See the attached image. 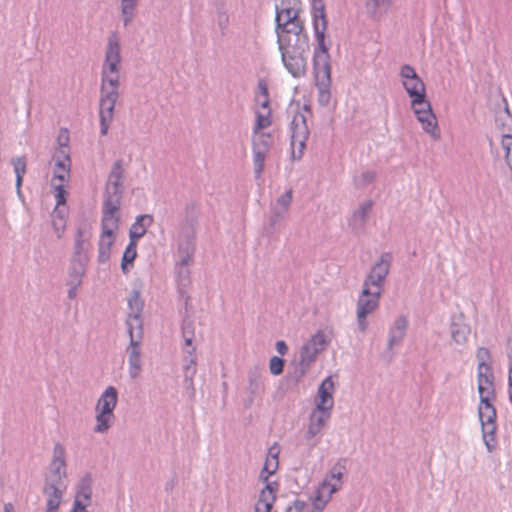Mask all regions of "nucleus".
<instances>
[{"mask_svg":"<svg viewBox=\"0 0 512 512\" xmlns=\"http://www.w3.org/2000/svg\"><path fill=\"white\" fill-rule=\"evenodd\" d=\"M300 0H280L275 7L277 44L279 51H309V36L299 17Z\"/></svg>","mask_w":512,"mask_h":512,"instance_id":"1","label":"nucleus"},{"mask_svg":"<svg viewBox=\"0 0 512 512\" xmlns=\"http://www.w3.org/2000/svg\"><path fill=\"white\" fill-rule=\"evenodd\" d=\"M311 15L316 46L313 51V71H331L329 45L326 43L327 19L323 0H312Z\"/></svg>","mask_w":512,"mask_h":512,"instance_id":"2","label":"nucleus"},{"mask_svg":"<svg viewBox=\"0 0 512 512\" xmlns=\"http://www.w3.org/2000/svg\"><path fill=\"white\" fill-rule=\"evenodd\" d=\"M117 403V389L114 386L106 387L101 393L95 406L96 425L94 427V432L106 433L110 429L115 420L114 410Z\"/></svg>","mask_w":512,"mask_h":512,"instance_id":"3","label":"nucleus"},{"mask_svg":"<svg viewBox=\"0 0 512 512\" xmlns=\"http://www.w3.org/2000/svg\"><path fill=\"white\" fill-rule=\"evenodd\" d=\"M291 132V157L293 160H300L306 147L309 137L307 118L303 112H296L290 122Z\"/></svg>","mask_w":512,"mask_h":512,"instance_id":"4","label":"nucleus"},{"mask_svg":"<svg viewBox=\"0 0 512 512\" xmlns=\"http://www.w3.org/2000/svg\"><path fill=\"white\" fill-rule=\"evenodd\" d=\"M411 107L422 129L433 139H439L440 131L437 119L433 113L431 103L427 100L426 96L423 97L418 104H411Z\"/></svg>","mask_w":512,"mask_h":512,"instance_id":"5","label":"nucleus"},{"mask_svg":"<svg viewBox=\"0 0 512 512\" xmlns=\"http://www.w3.org/2000/svg\"><path fill=\"white\" fill-rule=\"evenodd\" d=\"M120 219H107L102 218L101 229L102 233L98 243V262L105 264L109 261L111 249L115 242L114 232L119 227Z\"/></svg>","mask_w":512,"mask_h":512,"instance_id":"6","label":"nucleus"},{"mask_svg":"<svg viewBox=\"0 0 512 512\" xmlns=\"http://www.w3.org/2000/svg\"><path fill=\"white\" fill-rule=\"evenodd\" d=\"M392 262V255L388 252L383 253L379 260L372 266L370 272L363 281V286L378 289L382 292L386 277L389 274Z\"/></svg>","mask_w":512,"mask_h":512,"instance_id":"7","label":"nucleus"},{"mask_svg":"<svg viewBox=\"0 0 512 512\" xmlns=\"http://www.w3.org/2000/svg\"><path fill=\"white\" fill-rule=\"evenodd\" d=\"M118 98L119 92L106 91L104 88L100 89L99 121L100 133L102 136H105L108 133L110 123L114 117V109Z\"/></svg>","mask_w":512,"mask_h":512,"instance_id":"8","label":"nucleus"},{"mask_svg":"<svg viewBox=\"0 0 512 512\" xmlns=\"http://www.w3.org/2000/svg\"><path fill=\"white\" fill-rule=\"evenodd\" d=\"M128 374L131 379H137L142 371L141 341L143 333H128Z\"/></svg>","mask_w":512,"mask_h":512,"instance_id":"9","label":"nucleus"},{"mask_svg":"<svg viewBox=\"0 0 512 512\" xmlns=\"http://www.w3.org/2000/svg\"><path fill=\"white\" fill-rule=\"evenodd\" d=\"M129 312L126 320L128 333H143V321L141 313L144 308L140 292L134 290L128 299Z\"/></svg>","mask_w":512,"mask_h":512,"instance_id":"10","label":"nucleus"},{"mask_svg":"<svg viewBox=\"0 0 512 512\" xmlns=\"http://www.w3.org/2000/svg\"><path fill=\"white\" fill-rule=\"evenodd\" d=\"M124 187L105 185L102 204V218L119 219V209Z\"/></svg>","mask_w":512,"mask_h":512,"instance_id":"11","label":"nucleus"},{"mask_svg":"<svg viewBox=\"0 0 512 512\" xmlns=\"http://www.w3.org/2000/svg\"><path fill=\"white\" fill-rule=\"evenodd\" d=\"M281 60L287 71L294 77L300 78L306 74L307 56L309 51H280Z\"/></svg>","mask_w":512,"mask_h":512,"instance_id":"12","label":"nucleus"},{"mask_svg":"<svg viewBox=\"0 0 512 512\" xmlns=\"http://www.w3.org/2000/svg\"><path fill=\"white\" fill-rule=\"evenodd\" d=\"M65 447L57 442L53 447V455L49 464V473L45 482L54 480L55 483H63L66 477Z\"/></svg>","mask_w":512,"mask_h":512,"instance_id":"13","label":"nucleus"},{"mask_svg":"<svg viewBox=\"0 0 512 512\" xmlns=\"http://www.w3.org/2000/svg\"><path fill=\"white\" fill-rule=\"evenodd\" d=\"M91 237V227L88 224L83 223L77 226L72 260L89 261L88 251L91 248Z\"/></svg>","mask_w":512,"mask_h":512,"instance_id":"14","label":"nucleus"},{"mask_svg":"<svg viewBox=\"0 0 512 512\" xmlns=\"http://www.w3.org/2000/svg\"><path fill=\"white\" fill-rule=\"evenodd\" d=\"M381 295L380 290L363 286L357 300L356 312L360 313L362 317L373 313L379 306Z\"/></svg>","mask_w":512,"mask_h":512,"instance_id":"15","label":"nucleus"},{"mask_svg":"<svg viewBox=\"0 0 512 512\" xmlns=\"http://www.w3.org/2000/svg\"><path fill=\"white\" fill-rule=\"evenodd\" d=\"M449 329L451 338L456 345L464 346L468 342L471 327L466 322L465 315L462 312L451 316Z\"/></svg>","mask_w":512,"mask_h":512,"instance_id":"16","label":"nucleus"},{"mask_svg":"<svg viewBox=\"0 0 512 512\" xmlns=\"http://www.w3.org/2000/svg\"><path fill=\"white\" fill-rule=\"evenodd\" d=\"M270 148L269 137L261 135L253 141V165L255 179H260L264 169V163Z\"/></svg>","mask_w":512,"mask_h":512,"instance_id":"17","label":"nucleus"},{"mask_svg":"<svg viewBox=\"0 0 512 512\" xmlns=\"http://www.w3.org/2000/svg\"><path fill=\"white\" fill-rule=\"evenodd\" d=\"M334 382L330 376L326 377L318 387V398L316 401V408L314 410L328 412L334 405L333 400Z\"/></svg>","mask_w":512,"mask_h":512,"instance_id":"18","label":"nucleus"},{"mask_svg":"<svg viewBox=\"0 0 512 512\" xmlns=\"http://www.w3.org/2000/svg\"><path fill=\"white\" fill-rule=\"evenodd\" d=\"M408 329V319L405 315L398 316L388 329L387 350L401 345Z\"/></svg>","mask_w":512,"mask_h":512,"instance_id":"19","label":"nucleus"},{"mask_svg":"<svg viewBox=\"0 0 512 512\" xmlns=\"http://www.w3.org/2000/svg\"><path fill=\"white\" fill-rule=\"evenodd\" d=\"M313 73L318 89V102L321 106H327L331 100V71H313Z\"/></svg>","mask_w":512,"mask_h":512,"instance_id":"20","label":"nucleus"},{"mask_svg":"<svg viewBox=\"0 0 512 512\" xmlns=\"http://www.w3.org/2000/svg\"><path fill=\"white\" fill-rule=\"evenodd\" d=\"M478 393H479V406L478 409L495 408L493 401L495 400L494 379H477Z\"/></svg>","mask_w":512,"mask_h":512,"instance_id":"21","label":"nucleus"},{"mask_svg":"<svg viewBox=\"0 0 512 512\" xmlns=\"http://www.w3.org/2000/svg\"><path fill=\"white\" fill-rule=\"evenodd\" d=\"M372 207L373 201L366 200L361 203L359 207L353 212L351 218L349 219V226L354 232L359 233L363 231Z\"/></svg>","mask_w":512,"mask_h":512,"instance_id":"22","label":"nucleus"},{"mask_svg":"<svg viewBox=\"0 0 512 512\" xmlns=\"http://www.w3.org/2000/svg\"><path fill=\"white\" fill-rule=\"evenodd\" d=\"M63 489V483L44 482L43 493L47 497L46 505L49 510H58L63 498Z\"/></svg>","mask_w":512,"mask_h":512,"instance_id":"23","label":"nucleus"},{"mask_svg":"<svg viewBox=\"0 0 512 512\" xmlns=\"http://www.w3.org/2000/svg\"><path fill=\"white\" fill-rule=\"evenodd\" d=\"M395 2L396 0H367L365 8L373 20L380 21L391 11Z\"/></svg>","mask_w":512,"mask_h":512,"instance_id":"24","label":"nucleus"},{"mask_svg":"<svg viewBox=\"0 0 512 512\" xmlns=\"http://www.w3.org/2000/svg\"><path fill=\"white\" fill-rule=\"evenodd\" d=\"M330 417L331 414L328 412L313 410L309 417V424L305 436L306 439H313L320 434Z\"/></svg>","mask_w":512,"mask_h":512,"instance_id":"25","label":"nucleus"},{"mask_svg":"<svg viewBox=\"0 0 512 512\" xmlns=\"http://www.w3.org/2000/svg\"><path fill=\"white\" fill-rule=\"evenodd\" d=\"M476 359L478 361L477 366V379H494L491 366V354L489 349L485 347H479L476 352Z\"/></svg>","mask_w":512,"mask_h":512,"instance_id":"26","label":"nucleus"},{"mask_svg":"<svg viewBox=\"0 0 512 512\" xmlns=\"http://www.w3.org/2000/svg\"><path fill=\"white\" fill-rule=\"evenodd\" d=\"M153 223V216L150 214H141L138 215L135 219V222L131 225L129 229V238L132 240L138 241L140 238H142L146 232L147 229L152 225Z\"/></svg>","mask_w":512,"mask_h":512,"instance_id":"27","label":"nucleus"},{"mask_svg":"<svg viewBox=\"0 0 512 512\" xmlns=\"http://www.w3.org/2000/svg\"><path fill=\"white\" fill-rule=\"evenodd\" d=\"M292 202V190H288L286 193L281 195L271 208L272 217L271 224L275 225L280 219H282L288 211V208Z\"/></svg>","mask_w":512,"mask_h":512,"instance_id":"28","label":"nucleus"},{"mask_svg":"<svg viewBox=\"0 0 512 512\" xmlns=\"http://www.w3.org/2000/svg\"><path fill=\"white\" fill-rule=\"evenodd\" d=\"M403 86L409 97L411 98V104H418L420 100L425 97V85L420 77H416L410 80H404Z\"/></svg>","mask_w":512,"mask_h":512,"instance_id":"29","label":"nucleus"},{"mask_svg":"<svg viewBox=\"0 0 512 512\" xmlns=\"http://www.w3.org/2000/svg\"><path fill=\"white\" fill-rule=\"evenodd\" d=\"M104 62L120 65L121 47L118 35L114 32L108 37Z\"/></svg>","mask_w":512,"mask_h":512,"instance_id":"30","label":"nucleus"},{"mask_svg":"<svg viewBox=\"0 0 512 512\" xmlns=\"http://www.w3.org/2000/svg\"><path fill=\"white\" fill-rule=\"evenodd\" d=\"M125 179V166L122 159L114 161L112 168L109 172L108 179L105 185L114 187H123Z\"/></svg>","mask_w":512,"mask_h":512,"instance_id":"31","label":"nucleus"},{"mask_svg":"<svg viewBox=\"0 0 512 512\" xmlns=\"http://www.w3.org/2000/svg\"><path fill=\"white\" fill-rule=\"evenodd\" d=\"M319 352L314 351V349L307 347L306 345H303L300 349V359H299V376L298 378L303 377L308 369L310 368L311 364H313L316 361V358L318 356Z\"/></svg>","mask_w":512,"mask_h":512,"instance_id":"32","label":"nucleus"},{"mask_svg":"<svg viewBox=\"0 0 512 512\" xmlns=\"http://www.w3.org/2000/svg\"><path fill=\"white\" fill-rule=\"evenodd\" d=\"M88 261L71 260L67 284L81 285Z\"/></svg>","mask_w":512,"mask_h":512,"instance_id":"33","label":"nucleus"},{"mask_svg":"<svg viewBox=\"0 0 512 512\" xmlns=\"http://www.w3.org/2000/svg\"><path fill=\"white\" fill-rule=\"evenodd\" d=\"M482 438L488 452H492L496 447V422L481 424Z\"/></svg>","mask_w":512,"mask_h":512,"instance_id":"34","label":"nucleus"},{"mask_svg":"<svg viewBox=\"0 0 512 512\" xmlns=\"http://www.w3.org/2000/svg\"><path fill=\"white\" fill-rule=\"evenodd\" d=\"M138 2L139 0H120L121 16L125 27L133 21Z\"/></svg>","mask_w":512,"mask_h":512,"instance_id":"35","label":"nucleus"},{"mask_svg":"<svg viewBox=\"0 0 512 512\" xmlns=\"http://www.w3.org/2000/svg\"><path fill=\"white\" fill-rule=\"evenodd\" d=\"M179 294L184 297L191 284V272L188 267H175Z\"/></svg>","mask_w":512,"mask_h":512,"instance_id":"36","label":"nucleus"},{"mask_svg":"<svg viewBox=\"0 0 512 512\" xmlns=\"http://www.w3.org/2000/svg\"><path fill=\"white\" fill-rule=\"evenodd\" d=\"M53 181L68 182L71 171V161H54Z\"/></svg>","mask_w":512,"mask_h":512,"instance_id":"37","label":"nucleus"},{"mask_svg":"<svg viewBox=\"0 0 512 512\" xmlns=\"http://www.w3.org/2000/svg\"><path fill=\"white\" fill-rule=\"evenodd\" d=\"M269 489V486H265L261 490L259 494V499L255 505V508H261V512H270L275 502L276 495L272 494V492Z\"/></svg>","mask_w":512,"mask_h":512,"instance_id":"38","label":"nucleus"},{"mask_svg":"<svg viewBox=\"0 0 512 512\" xmlns=\"http://www.w3.org/2000/svg\"><path fill=\"white\" fill-rule=\"evenodd\" d=\"M255 101L262 109L270 108L268 85L264 79H260L257 83Z\"/></svg>","mask_w":512,"mask_h":512,"instance_id":"39","label":"nucleus"},{"mask_svg":"<svg viewBox=\"0 0 512 512\" xmlns=\"http://www.w3.org/2000/svg\"><path fill=\"white\" fill-rule=\"evenodd\" d=\"M197 373V367H183V384L186 390V393L190 398L195 397L196 389L194 386L193 379Z\"/></svg>","mask_w":512,"mask_h":512,"instance_id":"40","label":"nucleus"},{"mask_svg":"<svg viewBox=\"0 0 512 512\" xmlns=\"http://www.w3.org/2000/svg\"><path fill=\"white\" fill-rule=\"evenodd\" d=\"M137 256V241L130 239L122 256L121 270L124 274L129 272L128 263H132Z\"/></svg>","mask_w":512,"mask_h":512,"instance_id":"41","label":"nucleus"},{"mask_svg":"<svg viewBox=\"0 0 512 512\" xmlns=\"http://www.w3.org/2000/svg\"><path fill=\"white\" fill-rule=\"evenodd\" d=\"M328 344L329 340L326 338L324 332L319 330L304 345L321 353L326 349Z\"/></svg>","mask_w":512,"mask_h":512,"instance_id":"42","label":"nucleus"},{"mask_svg":"<svg viewBox=\"0 0 512 512\" xmlns=\"http://www.w3.org/2000/svg\"><path fill=\"white\" fill-rule=\"evenodd\" d=\"M339 490V485L337 483L331 482L329 478H324L322 483L317 488L315 494L326 499V501H330L332 495Z\"/></svg>","mask_w":512,"mask_h":512,"instance_id":"43","label":"nucleus"},{"mask_svg":"<svg viewBox=\"0 0 512 512\" xmlns=\"http://www.w3.org/2000/svg\"><path fill=\"white\" fill-rule=\"evenodd\" d=\"M376 172L373 170L363 171L361 174L354 177V185L358 189H363L369 184L373 183L376 179Z\"/></svg>","mask_w":512,"mask_h":512,"instance_id":"44","label":"nucleus"},{"mask_svg":"<svg viewBox=\"0 0 512 512\" xmlns=\"http://www.w3.org/2000/svg\"><path fill=\"white\" fill-rule=\"evenodd\" d=\"M119 85H120L119 73L101 76L100 89L104 88L106 91L118 92Z\"/></svg>","mask_w":512,"mask_h":512,"instance_id":"45","label":"nucleus"},{"mask_svg":"<svg viewBox=\"0 0 512 512\" xmlns=\"http://www.w3.org/2000/svg\"><path fill=\"white\" fill-rule=\"evenodd\" d=\"M92 491L93 478L89 473H87L84 476H82L79 482L77 483L75 494L92 495Z\"/></svg>","mask_w":512,"mask_h":512,"instance_id":"46","label":"nucleus"},{"mask_svg":"<svg viewBox=\"0 0 512 512\" xmlns=\"http://www.w3.org/2000/svg\"><path fill=\"white\" fill-rule=\"evenodd\" d=\"M344 471V464H342L341 461H338L336 464L333 465V467L330 469L329 473L326 475L325 478H329L331 482L337 483L340 489L342 485V476Z\"/></svg>","mask_w":512,"mask_h":512,"instance_id":"47","label":"nucleus"},{"mask_svg":"<svg viewBox=\"0 0 512 512\" xmlns=\"http://www.w3.org/2000/svg\"><path fill=\"white\" fill-rule=\"evenodd\" d=\"M196 224L197 223H196L195 219H193V218L187 219L181 227L179 238L195 240Z\"/></svg>","mask_w":512,"mask_h":512,"instance_id":"48","label":"nucleus"},{"mask_svg":"<svg viewBox=\"0 0 512 512\" xmlns=\"http://www.w3.org/2000/svg\"><path fill=\"white\" fill-rule=\"evenodd\" d=\"M53 228L57 238H61L66 228V220L61 210H54L53 213Z\"/></svg>","mask_w":512,"mask_h":512,"instance_id":"49","label":"nucleus"},{"mask_svg":"<svg viewBox=\"0 0 512 512\" xmlns=\"http://www.w3.org/2000/svg\"><path fill=\"white\" fill-rule=\"evenodd\" d=\"M278 464V460L270 459L269 457H267L263 469L260 473V479L262 481H267L268 477L274 474L278 469Z\"/></svg>","mask_w":512,"mask_h":512,"instance_id":"50","label":"nucleus"},{"mask_svg":"<svg viewBox=\"0 0 512 512\" xmlns=\"http://www.w3.org/2000/svg\"><path fill=\"white\" fill-rule=\"evenodd\" d=\"M68 137L65 138V142H60L59 147L56 149L53 159L54 161L60 160V161H71L70 158V148L67 144Z\"/></svg>","mask_w":512,"mask_h":512,"instance_id":"51","label":"nucleus"},{"mask_svg":"<svg viewBox=\"0 0 512 512\" xmlns=\"http://www.w3.org/2000/svg\"><path fill=\"white\" fill-rule=\"evenodd\" d=\"M65 183L59 182L58 184H52L54 189V196L56 199V208L66 204L67 191L64 186Z\"/></svg>","mask_w":512,"mask_h":512,"instance_id":"52","label":"nucleus"},{"mask_svg":"<svg viewBox=\"0 0 512 512\" xmlns=\"http://www.w3.org/2000/svg\"><path fill=\"white\" fill-rule=\"evenodd\" d=\"M266 113H256V125H255V131L260 129H265L271 125V111L270 108L266 109Z\"/></svg>","mask_w":512,"mask_h":512,"instance_id":"53","label":"nucleus"},{"mask_svg":"<svg viewBox=\"0 0 512 512\" xmlns=\"http://www.w3.org/2000/svg\"><path fill=\"white\" fill-rule=\"evenodd\" d=\"M478 417H479L480 424L496 422V419H497L496 408L483 409V410L478 409Z\"/></svg>","mask_w":512,"mask_h":512,"instance_id":"54","label":"nucleus"},{"mask_svg":"<svg viewBox=\"0 0 512 512\" xmlns=\"http://www.w3.org/2000/svg\"><path fill=\"white\" fill-rule=\"evenodd\" d=\"M16 177H24L26 174V157L21 156L11 161Z\"/></svg>","mask_w":512,"mask_h":512,"instance_id":"55","label":"nucleus"},{"mask_svg":"<svg viewBox=\"0 0 512 512\" xmlns=\"http://www.w3.org/2000/svg\"><path fill=\"white\" fill-rule=\"evenodd\" d=\"M195 240L180 239L178 244V254H194Z\"/></svg>","mask_w":512,"mask_h":512,"instance_id":"56","label":"nucleus"},{"mask_svg":"<svg viewBox=\"0 0 512 512\" xmlns=\"http://www.w3.org/2000/svg\"><path fill=\"white\" fill-rule=\"evenodd\" d=\"M269 369L272 375H280L284 369V360L278 356H273L269 362Z\"/></svg>","mask_w":512,"mask_h":512,"instance_id":"57","label":"nucleus"},{"mask_svg":"<svg viewBox=\"0 0 512 512\" xmlns=\"http://www.w3.org/2000/svg\"><path fill=\"white\" fill-rule=\"evenodd\" d=\"M197 367V357L195 349H190L187 353H183V367Z\"/></svg>","mask_w":512,"mask_h":512,"instance_id":"58","label":"nucleus"},{"mask_svg":"<svg viewBox=\"0 0 512 512\" xmlns=\"http://www.w3.org/2000/svg\"><path fill=\"white\" fill-rule=\"evenodd\" d=\"M400 75L403 78V81L419 77L417 75L415 69L412 66L408 65V64H405V65H403L401 67Z\"/></svg>","mask_w":512,"mask_h":512,"instance_id":"59","label":"nucleus"},{"mask_svg":"<svg viewBox=\"0 0 512 512\" xmlns=\"http://www.w3.org/2000/svg\"><path fill=\"white\" fill-rule=\"evenodd\" d=\"M119 72H120V65H117L114 63L103 62L102 69H101V76L109 75V74H118Z\"/></svg>","mask_w":512,"mask_h":512,"instance_id":"60","label":"nucleus"},{"mask_svg":"<svg viewBox=\"0 0 512 512\" xmlns=\"http://www.w3.org/2000/svg\"><path fill=\"white\" fill-rule=\"evenodd\" d=\"M329 501L315 494L313 498V512H322Z\"/></svg>","mask_w":512,"mask_h":512,"instance_id":"61","label":"nucleus"},{"mask_svg":"<svg viewBox=\"0 0 512 512\" xmlns=\"http://www.w3.org/2000/svg\"><path fill=\"white\" fill-rule=\"evenodd\" d=\"M194 254H179V260L176 262V267H188L193 261Z\"/></svg>","mask_w":512,"mask_h":512,"instance_id":"62","label":"nucleus"},{"mask_svg":"<svg viewBox=\"0 0 512 512\" xmlns=\"http://www.w3.org/2000/svg\"><path fill=\"white\" fill-rule=\"evenodd\" d=\"M305 506L306 503L304 501L297 499L285 509V512H302Z\"/></svg>","mask_w":512,"mask_h":512,"instance_id":"63","label":"nucleus"},{"mask_svg":"<svg viewBox=\"0 0 512 512\" xmlns=\"http://www.w3.org/2000/svg\"><path fill=\"white\" fill-rule=\"evenodd\" d=\"M187 335L194 337V325L191 321L184 320L182 324V336L186 337Z\"/></svg>","mask_w":512,"mask_h":512,"instance_id":"64","label":"nucleus"}]
</instances>
